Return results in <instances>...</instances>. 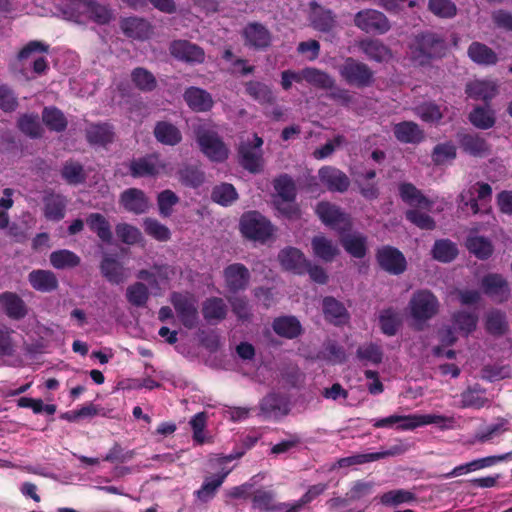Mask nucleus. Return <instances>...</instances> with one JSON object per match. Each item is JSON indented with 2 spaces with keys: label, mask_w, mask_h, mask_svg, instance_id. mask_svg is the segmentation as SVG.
Segmentation results:
<instances>
[{
  "label": "nucleus",
  "mask_w": 512,
  "mask_h": 512,
  "mask_svg": "<svg viewBox=\"0 0 512 512\" xmlns=\"http://www.w3.org/2000/svg\"><path fill=\"white\" fill-rule=\"evenodd\" d=\"M323 313L325 318L335 324H344L349 319V314L344 305L333 297H326L323 300Z\"/></svg>",
  "instance_id": "e433bc0d"
},
{
  "label": "nucleus",
  "mask_w": 512,
  "mask_h": 512,
  "mask_svg": "<svg viewBox=\"0 0 512 512\" xmlns=\"http://www.w3.org/2000/svg\"><path fill=\"white\" fill-rule=\"evenodd\" d=\"M244 45L255 49L265 50L272 43V34L269 29L259 22H250L242 30Z\"/></svg>",
  "instance_id": "f8f14e48"
},
{
  "label": "nucleus",
  "mask_w": 512,
  "mask_h": 512,
  "mask_svg": "<svg viewBox=\"0 0 512 512\" xmlns=\"http://www.w3.org/2000/svg\"><path fill=\"white\" fill-rule=\"evenodd\" d=\"M143 228L147 235L160 242H166L171 237L169 228L153 218H145Z\"/></svg>",
  "instance_id": "bf43d9fd"
},
{
  "label": "nucleus",
  "mask_w": 512,
  "mask_h": 512,
  "mask_svg": "<svg viewBox=\"0 0 512 512\" xmlns=\"http://www.w3.org/2000/svg\"><path fill=\"white\" fill-rule=\"evenodd\" d=\"M313 253L325 262H331L339 255L338 246L325 236H315L311 241Z\"/></svg>",
  "instance_id": "c9c22d12"
},
{
  "label": "nucleus",
  "mask_w": 512,
  "mask_h": 512,
  "mask_svg": "<svg viewBox=\"0 0 512 512\" xmlns=\"http://www.w3.org/2000/svg\"><path fill=\"white\" fill-rule=\"evenodd\" d=\"M489 403L486 397V389L479 384L467 387L461 393V407L481 409Z\"/></svg>",
  "instance_id": "72a5a7b5"
},
{
  "label": "nucleus",
  "mask_w": 512,
  "mask_h": 512,
  "mask_svg": "<svg viewBox=\"0 0 512 512\" xmlns=\"http://www.w3.org/2000/svg\"><path fill=\"white\" fill-rule=\"evenodd\" d=\"M433 257L443 263L451 262L458 255V249L455 243L448 239H440L434 243L432 249Z\"/></svg>",
  "instance_id": "864d4df0"
},
{
  "label": "nucleus",
  "mask_w": 512,
  "mask_h": 512,
  "mask_svg": "<svg viewBox=\"0 0 512 512\" xmlns=\"http://www.w3.org/2000/svg\"><path fill=\"white\" fill-rule=\"evenodd\" d=\"M439 308L437 297L427 289L415 291L408 303L409 314L418 330H422L426 322L438 314Z\"/></svg>",
  "instance_id": "7ed1b4c3"
},
{
  "label": "nucleus",
  "mask_w": 512,
  "mask_h": 512,
  "mask_svg": "<svg viewBox=\"0 0 512 512\" xmlns=\"http://www.w3.org/2000/svg\"><path fill=\"white\" fill-rule=\"evenodd\" d=\"M276 494L271 490L258 489L251 495L252 509L258 512H273L284 508L283 504L276 503Z\"/></svg>",
  "instance_id": "7c9ffc66"
},
{
  "label": "nucleus",
  "mask_w": 512,
  "mask_h": 512,
  "mask_svg": "<svg viewBox=\"0 0 512 512\" xmlns=\"http://www.w3.org/2000/svg\"><path fill=\"white\" fill-rule=\"evenodd\" d=\"M169 50L173 57L187 63L201 64L205 61L204 50L200 46L187 40L173 41L170 44Z\"/></svg>",
  "instance_id": "2eb2a0df"
},
{
  "label": "nucleus",
  "mask_w": 512,
  "mask_h": 512,
  "mask_svg": "<svg viewBox=\"0 0 512 512\" xmlns=\"http://www.w3.org/2000/svg\"><path fill=\"white\" fill-rule=\"evenodd\" d=\"M337 71L348 86L362 89L371 87L375 83V72L372 68L353 57H346L337 67Z\"/></svg>",
  "instance_id": "20e7f679"
},
{
  "label": "nucleus",
  "mask_w": 512,
  "mask_h": 512,
  "mask_svg": "<svg viewBox=\"0 0 512 512\" xmlns=\"http://www.w3.org/2000/svg\"><path fill=\"white\" fill-rule=\"evenodd\" d=\"M28 281L33 289L39 292H51L58 288V279L50 270L37 269L28 274Z\"/></svg>",
  "instance_id": "cd10ccee"
},
{
  "label": "nucleus",
  "mask_w": 512,
  "mask_h": 512,
  "mask_svg": "<svg viewBox=\"0 0 512 512\" xmlns=\"http://www.w3.org/2000/svg\"><path fill=\"white\" fill-rule=\"evenodd\" d=\"M121 29L124 34L134 39H146L151 34L150 24L141 18L129 17L121 22Z\"/></svg>",
  "instance_id": "4c0bfd02"
},
{
  "label": "nucleus",
  "mask_w": 512,
  "mask_h": 512,
  "mask_svg": "<svg viewBox=\"0 0 512 512\" xmlns=\"http://www.w3.org/2000/svg\"><path fill=\"white\" fill-rule=\"evenodd\" d=\"M153 135L157 142L165 146H176L181 143L183 136L181 130L167 120L155 123Z\"/></svg>",
  "instance_id": "5701e85b"
},
{
  "label": "nucleus",
  "mask_w": 512,
  "mask_h": 512,
  "mask_svg": "<svg viewBox=\"0 0 512 512\" xmlns=\"http://www.w3.org/2000/svg\"><path fill=\"white\" fill-rule=\"evenodd\" d=\"M102 276L111 284L119 285L127 279L126 269L112 255H104L100 263Z\"/></svg>",
  "instance_id": "b1692460"
},
{
  "label": "nucleus",
  "mask_w": 512,
  "mask_h": 512,
  "mask_svg": "<svg viewBox=\"0 0 512 512\" xmlns=\"http://www.w3.org/2000/svg\"><path fill=\"white\" fill-rule=\"evenodd\" d=\"M170 302L173 305L181 323L188 329H193L199 321L198 306L196 299L189 293L173 292L170 295Z\"/></svg>",
  "instance_id": "6e6552de"
},
{
  "label": "nucleus",
  "mask_w": 512,
  "mask_h": 512,
  "mask_svg": "<svg viewBox=\"0 0 512 512\" xmlns=\"http://www.w3.org/2000/svg\"><path fill=\"white\" fill-rule=\"evenodd\" d=\"M230 472L231 469H222L216 476L206 478L201 488L196 491L197 498L203 503L211 500Z\"/></svg>",
  "instance_id": "ea45409f"
},
{
  "label": "nucleus",
  "mask_w": 512,
  "mask_h": 512,
  "mask_svg": "<svg viewBox=\"0 0 512 512\" xmlns=\"http://www.w3.org/2000/svg\"><path fill=\"white\" fill-rule=\"evenodd\" d=\"M188 107L195 112H207L214 106V100L206 90L191 86L183 94Z\"/></svg>",
  "instance_id": "6ab92c4d"
},
{
  "label": "nucleus",
  "mask_w": 512,
  "mask_h": 512,
  "mask_svg": "<svg viewBox=\"0 0 512 512\" xmlns=\"http://www.w3.org/2000/svg\"><path fill=\"white\" fill-rule=\"evenodd\" d=\"M316 213L325 225L334 229H345L349 225L348 216L331 203H319L316 207Z\"/></svg>",
  "instance_id": "f3484780"
},
{
  "label": "nucleus",
  "mask_w": 512,
  "mask_h": 512,
  "mask_svg": "<svg viewBox=\"0 0 512 512\" xmlns=\"http://www.w3.org/2000/svg\"><path fill=\"white\" fill-rule=\"evenodd\" d=\"M376 258L380 267L390 274L399 275L406 270L404 255L394 247L385 246L379 249Z\"/></svg>",
  "instance_id": "4468645a"
},
{
  "label": "nucleus",
  "mask_w": 512,
  "mask_h": 512,
  "mask_svg": "<svg viewBox=\"0 0 512 512\" xmlns=\"http://www.w3.org/2000/svg\"><path fill=\"white\" fill-rule=\"evenodd\" d=\"M202 313L207 322H219L227 315V305L222 298L212 297L203 303Z\"/></svg>",
  "instance_id": "79ce46f5"
},
{
  "label": "nucleus",
  "mask_w": 512,
  "mask_h": 512,
  "mask_svg": "<svg viewBox=\"0 0 512 512\" xmlns=\"http://www.w3.org/2000/svg\"><path fill=\"white\" fill-rule=\"evenodd\" d=\"M344 249L355 258H363L367 252V237L361 233L354 232L341 238Z\"/></svg>",
  "instance_id": "37998d69"
},
{
  "label": "nucleus",
  "mask_w": 512,
  "mask_h": 512,
  "mask_svg": "<svg viewBox=\"0 0 512 512\" xmlns=\"http://www.w3.org/2000/svg\"><path fill=\"white\" fill-rule=\"evenodd\" d=\"M240 229L246 238L261 243L266 242L273 234L271 223L256 211L245 213L242 216Z\"/></svg>",
  "instance_id": "423d86ee"
},
{
  "label": "nucleus",
  "mask_w": 512,
  "mask_h": 512,
  "mask_svg": "<svg viewBox=\"0 0 512 512\" xmlns=\"http://www.w3.org/2000/svg\"><path fill=\"white\" fill-rule=\"evenodd\" d=\"M357 358L365 364H380L383 358V352L380 346L374 343H367L358 347L356 351Z\"/></svg>",
  "instance_id": "0e129e2a"
},
{
  "label": "nucleus",
  "mask_w": 512,
  "mask_h": 512,
  "mask_svg": "<svg viewBox=\"0 0 512 512\" xmlns=\"http://www.w3.org/2000/svg\"><path fill=\"white\" fill-rule=\"evenodd\" d=\"M86 137L90 144L106 145L114 139V130L110 124H92L86 129Z\"/></svg>",
  "instance_id": "a18cd8bd"
},
{
  "label": "nucleus",
  "mask_w": 512,
  "mask_h": 512,
  "mask_svg": "<svg viewBox=\"0 0 512 512\" xmlns=\"http://www.w3.org/2000/svg\"><path fill=\"white\" fill-rule=\"evenodd\" d=\"M274 188L284 201H294L296 197V186L293 179L287 174L281 175L274 180Z\"/></svg>",
  "instance_id": "680f3d73"
},
{
  "label": "nucleus",
  "mask_w": 512,
  "mask_h": 512,
  "mask_svg": "<svg viewBox=\"0 0 512 512\" xmlns=\"http://www.w3.org/2000/svg\"><path fill=\"white\" fill-rule=\"evenodd\" d=\"M67 8L63 11L67 19L83 23L89 18L97 24L104 25L113 19V12L105 5L93 0H66Z\"/></svg>",
  "instance_id": "f03ea898"
},
{
  "label": "nucleus",
  "mask_w": 512,
  "mask_h": 512,
  "mask_svg": "<svg viewBox=\"0 0 512 512\" xmlns=\"http://www.w3.org/2000/svg\"><path fill=\"white\" fill-rule=\"evenodd\" d=\"M44 216L51 221H60L65 216L67 199L56 193H48L43 197Z\"/></svg>",
  "instance_id": "c85d7f7f"
},
{
  "label": "nucleus",
  "mask_w": 512,
  "mask_h": 512,
  "mask_svg": "<svg viewBox=\"0 0 512 512\" xmlns=\"http://www.w3.org/2000/svg\"><path fill=\"white\" fill-rule=\"evenodd\" d=\"M195 135L201 152L211 161L223 162L228 158L229 149L217 132L200 126Z\"/></svg>",
  "instance_id": "39448f33"
},
{
  "label": "nucleus",
  "mask_w": 512,
  "mask_h": 512,
  "mask_svg": "<svg viewBox=\"0 0 512 512\" xmlns=\"http://www.w3.org/2000/svg\"><path fill=\"white\" fill-rule=\"evenodd\" d=\"M18 128L30 138H39L43 134L38 115L24 114L18 119Z\"/></svg>",
  "instance_id": "4d7b16f0"
},
{
  "label": "nucleus",
  "mask_w": 512,
  "mask_h": 512,
  "mask_svg": "<svg viewBox=\"0 0 512 512\" xmlns=\"http://www.w3.org/2000/svg\"><path fill=\"white\" fill-rule=\"evenodd\" d=\"M167 168V164L156 153L129 161V174L133 178L157 177Z\"/></svg>",
  "instance_id": "9d476101"
},
{
  "label": "nucleus",
  "mask_w": 512,
  "mask_h": 512,
  "mask_svg": "<svg viewBox=\"0 0 512 512\" xmlns=\"http://www.w3.org/2000/svg\"><path fill=\"white\" fill-rule=\"evenodd\" d=\"M263 140L253 135L251 140L242 141L238 148L239 162L241 166L251 173H259L264 166Z\"/></svg>",
  "instance_id": "0eeeda50"
},
{
  "label": "nucleus",
  "mask_w": 512,
  "mask_h": 512,
  "mask_svg": "<svg viewBox=\"0 0 512 512\" xmlns=\"http://www.w3.org/2000/svg\"><path fill=\"white\" fill-rule=\"evenodd\" d=\"M458 139L463 151L474 157H485L491 152L486 140L476 134L459 135Z\"/></svg>",
  "instance_id": "c756f323"
},
{
  "label": "nucleus",
  "mask_w": 512,
  "mask_h": 512,
  "mask_svg": "<svg viewBox=\"0 0 512 512\" xmlns=\"http://www.w3.org/2000/svg\"><path fill=\"white\" fill-rule=\"evenodd\" d=\"M282 267L297 274H304L307 269V260L304 254L297 248L288 247L278 255Z\"/></svg>",
  "instance_id": "393cba45"
},
{
  "label": "nucleus",
  "mask_w": 512,
  "mask_h": 512,
  "mask_svg": "<svg viewBox=\"0 0 512 512\" xmlns=\"http://www.w3.org/2000/svg\"><path fill=\"white\" fill-rule=\"evenodd\" d=\"M379 323L381 331L388 336H393L397 333L401 325V318L398 312L392 308L383 310L379 315Z\"/></svg>",
  "instance_id": "5fc2aeb1"
},
{
  "label": "nucleus",
  "mask_w": 512,
  "mask_h": 512,
  "mask_svg": "<svg viewBox=\"0 0 512 512\" xmlns=\"http://www.w3.org/2000/svg\"><path fill=\"white\" fill-rule=\"evenodd\" d=\"M512 376L509 365L487 364L481 369V378L488 382L500 381Z\"/></svg>",
  "instance_id": "052dcab7"
},
{
  "label": "nucleus",
  "mask_w": 512,
  "mask_h": 512,
  "mask_svg": "<svg viewBox=\"0 0 512 512\" xmlns=\"http://www.w3.org/2000/svg\"><path fill=\"white\" fill-rule=\"evenodd\" d=\"M467 55L472 62L480 66H493L499 61L497 53L492 48L478 41L469 45Z\"/></svg>",
  "instance_id": "a878e982"
},
{
  "label": "nucleus",
  "mask_w": 512,
  "mask_h": 512,
  "mask_svg": "<svg viewBox=\"0 0 512 512\" xmlns=\"http://www.w3.org/2000/svg\"><path fill=\"white\" fill-rule=\"evenodd\" d=\"M115 230L118 238L125 244L134 245L143 240L141 231L133 225L120 223Z\"/></svg>",
  "instance_id": "774afa93"
},
{
  "label": "nucleus",
  "mask_w": 512,
  "mask_h": 512,
  "mask_svg": "<svg viewBox=\"0 0 512 512\" xmlns=\"http://www.w3.org/2000/svg\"><path fill=\"white\" fill-rule=\"evenodd\" d=\"M302 80L316 88L328 90L329 87L333 86L335 79L325 71L314 67H307L302 69Z\"/></svg>",
  "instance_id": "09e8293b"
},
{
  "label": "nucleus",
  "mask_w": 512,
  "mask_h": 512,
  "mask_svg": "<svg viewBox=\"0 0 512 512\" xmlns=\"http://www.w3.org/2000/svg\"><path fill=\"white\" fill-rule=\"evenodd\" d=\"M478 316L474 313L459 311L453 315L454 328L468 335L476 329Z\"/></svg>",
  "instance_id": "69168bd1"
},
{
  "label": "nucleus",
  "mask_w": 512,
  "mask_h": 512,
  "mask_svg": "<svg viewBox=\"0 0 512 512\" xmlns=\"http://www.w3.org/2000/svg\"><path fill=\"white\" fill-rule=\"evenodd\" d=\"M465 93L475 100L488 102L498 94V84L493 80H473L466 84Z\"/></svg>",
  "instance_id": "412c9836"
},
{
  "label": "nucleus",
  "mask_w": 512,
  "mask_h": 512,
  "mask_svg": "<svg viewBox=\"0 0 512 512\" xmlns=\"http://www.w3.org/2000/svg\"><path fill=\"white\" fill-rule=\"evenodd\" d=\"M357 47L368 59L378 63L388 62L393 56L391 49L379 39H362Z\"/></svg>",
  "instance_id": "dca6fc26"
},
{
  "label": "nucleus",
  "mask_w": 512,
  "mask_h": 512,
  "mask_svg": "<svg viewBox=\"0 0 512 512\" xmlns=\"http://www.w3.org/2000/svg\"><path fill=\"white\" fill-rule=\"evenodd\" d=\"M288 412V401L282 395L271 393L260 402V413L264 418H279L287 415Z\"/></svg>",
  "instance_id": "aec40b11"
},
{
  "label": "nucleus",
  "mask_w": 512,
  "mask_h": 512,
  "mask_svg": "<svg viewBox=\"0 0 512 512\" xmlns=\"http://www.w3.org/2000/svg\"><path fill=\"white\" fill-rule=\"evenodd\" d=\"M395 138L405 144H418L424 139V132L413 121H403L393 127Z\"/></svg>",
  "instance_id": "bb28decb"
},
{
  "label": "nucleus",
  "mask_w": 512,
  "mask_h": 512,
  "mask_svg": "<svg viewBox=\"0 0 512 512\" xmlns=\"http://www.w3.org/2000/svg\"><path fill=\"white\" fill-rule=\"evenodd\" d=\"M469 120L476 128L486 130L494 126L495 114L489 107L477 106L470 112Z\"/></svg>",
  "instance_id": "3c124183"
},
{
  "label": "nucleus",
  "mask_w": 512,
  "mask_h": 512,
  "mask_svg": "<svg viewBox=\"0 0 512 512\" xmlns=\"http://www.w3.org/2000/svg\"><path fill=\"white\" fill-rule=\"evenodd\" d=\"M245 93L254 101L261 105H273L276 102V96L267 84L251 80L244 84Z\"/></svg>",
  "instance_id": "2f4dec72"
},
{
  "label": "nucleus",
  "mask_w": 512,
  "mask_h": 512,
  "mask_svg": "<svg viewBox=\"0 0 512 512\" xmlns=\"http://www.w3.org/2000/svg\"><path fill=\"white\" fill-rule=\"evenodd\" d=\"M272 327L277 335L288 339L296 338L302 332L300 322L293 316L276 318L273 321Z\"/></svg>",
  "instance_id": "58836bf2"
},
{
  "label": "nucleus",
  "mask_w": 512,
  "mask_h": 512,
  "mask_svg": "<svg viewBox=\"0 0 512 512\" xmlns=\"http://www.w3.org/2000/svg\"><path fill=\"white\" fill-rule=\"evenodd\" d=\"M49 259L51 265L56 269L74 268L81 262V259L77 254L67 249L52 252Z\"/></svg>",
  "instance_id": "8fccbe9b"
},
{
  "label": "nucleus",
  "mask_w": 512,
  "mask_h": 512,
  "mask_svg": "<svg viewBox=\"0 0 512 512\" xmlns=\"http://www.w3.org/2000/svg\"><path fill=\"white\" fill-rule=\"evenodd\" d=\"M311 7L310 19L316 30L329 32L336 26L335 16L331 10L324 9L315 2H311Z\"/></svg>",
  "instance_id": "f704fd0d"
},
{
  "label": "nucleus",
  "mask_w": 512,
  "mask_h": 512,
  "mask_svg": "<svg viewBox=\"0 0 512 512\" xmlns=\"http://www.w3.org/2000/svg\"><path fill=\"white\" fill-rule=\"evenodd\" d=\"M467 248L479 259H487L493 252L491 242L482 236H472L467 239Z\"/></svg>",
  "instance_id": "13d9d810"
},
{
  "label": "nucleus",
  "mask_w": 512,
  "mask_h": 512,
  "mask_svg": "<svg viewBox=\"0 0 512 512\" xmlns=\"http://www.w3.org/2000/svg\"><path fill=\"white\" fill-rule=\"evenodd\" d=\"M318 176L321 183L330 191L343 193L347 191L350 185L348 176L338 168L332 166L322 167L318 172Z\"/></svg>",
  "instance_id": "a211bd4d"
},
{
  "label": "nucleus",
  "mask_w": 512,
  "mask_h": 512,
  "mask_svg": "<svg viewBox=\"0 0 512 512\" xmlns=\"http://www.w3.org/2000/svg\"><path fill=\"white\" fill-rule=\"evenodd\" d=\"M120 204L128 212L142 214L147 211L149 200L142 190L129 188L121 193Z\"/></svg>",
  "instance_id": "4be33fe9"
},
{
  "label": "nucleus",
  "mask_w": 512,
  "mask_h": 512,
  "mask_svg": "<svg viewBox=\"0 0 512 512\" xmlns=\"http://www.w3.org/2000/svg\"><path fill=\"white\" fill-rule=\"evenodd\" d=\"M447 50L446 40L438 33L426 31L416 34L408 45V58L417 66L429 65L442 58Z\"/></svg>",
  "instance_id": "f257e3e1"
},
{
  "label": "nucleus",
  "mask_w": 512,
  "mask_h": 512,
  "mask_svg": "<svg viewBox=\"0 0 512 512\" xmlns=\"http://www.w3.org/2000/svg\"><path fill=\"white\" fill-rule=\"evenodd\" d=\"M509 430V421L506 418L498 417L496 421L488 425L484 430L475 433L472 444L475 443H486L499 437L503 433Z\"/></svg>",
  "instance_id": "a19ab883"
},
{
  "label": "nucleus",
  "mask_w": 512,
  "mask_h": 512,
  "mask_svg": "<svg viewBox=\"0 0 512 512\" xmlns=\"http://www.w3.org/2000/svg\"><path fill=\"white\" fill-rule=\"evenodd\" d=\"M223 277L226 289L231 293H237L247 289L251 275L245 265L233 263L223 270Z\"/></svg>",
  "instance_id": "ddd939ff"
},
{
  "label": "nucleus",
  "mask_w": 512,
  "mask_h": 512,
  "mask_svg": "<svg viewBox=\"0 0 512 512\" xmlns=\"http://www.w3.org/2000/svg\"><path fill=\"white\" fill-rule=\"evenodd\" d=\"M485 327L493 336L505 335L509 330V324L505 312L493 309L486 314Z\"/></svg>",
  "instance_id": "c03bdc74"
},
{
  "label": "nucleus",
  "mask_w": 512,
  "mask_h": 512,
  "mask_svg": "<svg viewBox=\"0 0 512 512\" xmlns=\"http://www.w3.org/2000/svg\"><path fill=\"white\" fill-rule=\"evenodd\" d=\"M131 77L135 86L143 91H152L157 85L154 75L141 67L135 68Z\"/></svg>",
  "instance_id": "338daca9"
},
{
  "label": "nucleus",
  "mask_w": 512,
  "mask_h": 512,
  "mask_svg": "<svg viewBox=\"0 0 512 512\" xmlns=\"http://www.w3.org/2000/svg\"><path fill=\"white\" fill-rule=\"evenodd\" d=\"M180 182L188 187L197 188L204 182V173L196 166H184L178 171Z\"/></svg>",
  "instance_id": "e2e57ef3"
},
{
  "label": "nucleus",
  "mask_w": 512,
  "mask_h": 512,
  "mask_svg": "<svg viewBox=\"0 0 512 512\" xmlns=\"http://www.w3.org/2000/svg\"><path fill=\"white\" fill-rule=\"evenodd\" d=\"M0 303L3 305L7 315L11 318L21 319L27 313L24 301L15 293H2L0 295Z\"/></svg>",
  "instance_id": "de8ad7c7"
},
{
  "label": "nucleus",
  "mask_w": 512,
  "mask_h": 512,
  "mask_svg": "<svg viewBox=\"0 0 512 512\" xmlns=\"http://www.w3.org/2000/svg\"><path fill=\"white\" fill-rule=\"evenodd\" d=\"M149 289L142 282H135L126 289L127 301L135 307H143L149 300Z\"/></svg>",
  "instance_id": "6e6d98bb"
},
{
  "label": "nucleus",
  "mask_w": 512,
  "mask_h": 512,
  "mask_svg": "<svg viewBox=\"0 0 512 512\" xmlns=\"http://www.w3.org/2000/svg\"><path fill=\"white\" fill-rule=\"evenodd\" d=\"M86 224L92 232L97 234L100 240L105 243L111 242V225L105 216L100 213H90L86 218Z\"/></svg>",
  "instance_id": "49530a36"
},
{
  "label": "nucleus",
  "mask_w": 512,
  "mask_h": 512,
  "mask_svg": "<svg viewBox=\"0 0 512 512\" xmlns=\"http://www.w3.org/2000/svg\"><path fill=\"white\" fill-rule=\"evenodd\" d=\"M399 194L401 199L410 206L429 210L433 205V201L424 196L422 192L411 183L400 184Z\"/></svg>",
  "instance_id": "473e14b6"
},
{
  "label": "nucleus",
  "mask_w": 512,
  "mask_h": 512,
  "mask_svg": "<svg viewBox=\"0 0 512 512\" xmlns=\"http://www.w3.org/2000/svg\"><path fill=\"white\" fill-rule=\"evenodd\" d=\"M44 124L52 131L62 132L67 128V119L62 111L55 107H45L42 112Z\"/></svg>",
  "instance_id": "603ef678"
},
{
  "label": "nucleus",
  "mask_w": 512,
  "mask_h": 512,
  "mask_svg": "<svg viewBox=\"0 0 512 512\" xmlns=\"http://www.w3.org/2000/svg\"><path fill=\"white\" fill-rule=\"evenodd\" d=\"M354 25L365 33L385 34L391 29L387 16L376 9H363L354 16Z\"/></svg>",
  "instance_id": "1a4fd4ad"
},
{
  "label": "nucleus",
  "mask_w": 512,
  "mask_h": 512,
  "mask_svg": "<svg viewBox=\"0 0 512 512\" xmlns=\"http://www.w3.org/2000/svg\"><path fill=\"white\" fill-rule=\"evenodd\" d=\"M481 288L485 295L497 303L506 302L511 294L508 281L497 273H489L481 279Z\"/></svg>",
  "instance_id": "9b49d317"
}]
</instances>
